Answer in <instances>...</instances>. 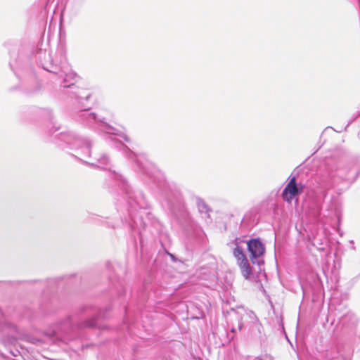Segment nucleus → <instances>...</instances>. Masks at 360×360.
I'll use <instances>...</instances> for the list:
<instances>
[{
  "label": "nucleus",
  "mask_w": 360,
  "mask_h": 360,
  "mask_svg": "<svg viewBox=\"0 0 360 360\" xmlns=\"http://www.w3.org/2000/svg\"><path fill=\"white\" fill-rule=\"evenodd\" d=\"M304 188L302 184H297L296 177L292 176L283 191V199L288 202H291L296 195L303 192Z\"/></svg>",
  "instance_id": "1"
},
{
  "label": "nucleus",
  "mask_w": 360,
  "mask_h": 360,
  "mask_svg": "<svg viewBox=\"0 0 360 360\" xmlns=\"http://www.w3.org/2000/svg\"><path fill=\"white\" fill-rule=\"evenodd\" d=\"M248 249L250 252V259L253 260L262 256L265 252L264 245L259 239H251L248 242Z\"/></svg>",
  "instance_id": "2"
},
{
  "label": "nucleus",
  "mask_w": 360,
  "mask_h": 360,
  "mask_svg": "<svg viewBox=\"0 0 360 360\" xmlns=\"http://www.w3.org/2000/svg\"><path fill=\"white\" fill-rule=\"evenodd\" d=\"M237 264L238 265L243 277L248 280L252 273V270L248 259L238 262Z\"/></svg>",
  "instance_id": "3"
},
{
  "label": "nucleus",
  "mask_w": 360,
  "mask_h": 360,
  "mask_svg": "<svg viewBox=\"0 0 360 360\" xmlns=\"http://www.w3.org/2000/svg\"><path fill=\"white\" fill-rule=\"evenodd\" d=\"M233 255L237 260V263L240 261H243V259L245 260L247 259V257L244 254L242 248H240V247H236V248H234Z\"/></svg>",
  "instance_id": "4"
},
{
  "label": "nucleus",
  "mask_w": 360,
  "mask_h": 360,
  "mask_svg": "<svg viewBox=\"0 0 360 360\" xmlns=\"http://www.w3.org/2000/svg\"><path fill=\"white\" fill-rule=\"evenodd\" d=\"M198 209L200 212H202V213L205 212V213L207 214V217H210L209 213L211 211V210L205 203H204V202L199 203Z\"/></svg>",
  "instance_id": "5"
}]
</instances>
